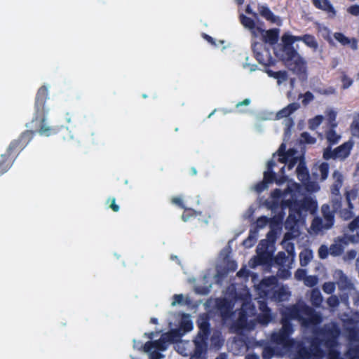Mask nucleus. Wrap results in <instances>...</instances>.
Segmentation results:
<instances>
[{
    "instance_id": "20e7f679",
    "label": "nucleus",
    "mask_w": 359,
    "mask_h": 359,
    "mask_svg": "<svg viewBox=\"0 0 359 359\" xmlns=\"http://www.w3.org/2000/svg\"><path fill=\"white\" fill-rule=\"evenodd\" d=\"M33 130L23 132L17 140H13L0 161V176L6 173L13 165L19 153L29 144L34 135Z\"/></svg>"
},
{
    "instance_id": "f257e3e1",
    "label": "nucleus",
    "mask_w": 359,
    "mask_h": 359,
    "mask_svg": "<svg viewBox=\"0 0 359 359\" xmlns=\"http://www.w3.org/2000/svg\"><path fill=\"white\" fill-rule=\"evenodd\" d=\"M280 331L290 336L293 332L291 320H297L303 327H309L320 324L322 317L319 313L303 301L286 307L282 312Z\"/></svg>"
},
{
    "instance_id": "c03bdc74",
    "label": "nucleus",
    "mask_w": 359,
    "mask_h": 359,
    "mask_svg": "<svg viewBox=\"0 0 359 359\" xmlns=\"http://www.w3.org/2000/svg\"><path fill=\"white\" fill-rule=\"evenodd\" d=\"M269 222L270 219L266 216H261L256 220V227L257 229H263L269 223Z\"/></svg>"
},
{
    "instance_id": "c756f323",
    "label": "nucleus",
    "mask_w": 359,
    "mask_h": 359,
    "mask_svg": "<svg viewBox=\"0 0 359 359\" xmlns=\"http://www.w3.org/2000/svg\"><path fill=\"white\" fill-rule=\"evenodd\" d=\"M153 341H154V348H156L157 351H165L168 348V344L169 343L167 341V339L164 336L163 334L161 336L160 339H158V340Z\"/></svg>"
},
{
    "instance_id": "f3484780",
    "label": "nucleus",
    "mask_w": 359,
    "mask_h": 359,
    "mask_svg": "<svg viewBox=\"0 0 359 359\" xmlns=\"http://www.w3.org/2000/svg\"><path fill=\"white\" fill-rule=\"evenodd\" d=\"M342 185L339 184V183H333L331 187V192L333 195L332 198V206L333 210H337L340 209L341 206V199L342 197L340 195V189Z\"/></svg>"
},
{
    "instance_id": "69168bd1",
    "label": "nucleus",
    "mask_w": 359,
    "mask_h": 359,
    "mask_svg": "<svg viewBox=\"0 0 359 359\" xmlns=\"http://www.w3.org/2000/svg\"><path fill=\"white\" fill-rule=\"evenodd\" d=\"M172 203L175 204V205H178L181 208L184 209L185 208L182 198H180V197H174V198H172Z\"/></svg>"
},
{
    "instance_id": "a878e982",
    "label": "nucleus",
    "mask_w": 359,
    "mask_h": 359,
    "mask_svg": "<svg viewBox=\"0 0 359 359\" xmlns=\"http://www.w3.org/2000/svg\"><path fill=\"white\" fill-rule=\"evenodd\" d=\"M344 356L346 359H359V344L350 345Z\"/></svg>"
},
{
    "instance_id": "0e129e2a",
    "label": "nucleus",
    "mask_w": 359,
    "mask_h": 359,
    "mask_svg": "<svg viewBox=\"0 0 359 359\" xmlns=\"http://www.w3.org/2000/svg\"><path fill=\"white\" fill-rule=\"evenodd\" d=\"M153 348H154L153 341H147L143 346L144 351L147 353L151 352Z\"/></svg>"
},
{
    "instance_id": "f704fd0d",
    "label": "nucleus",
    "mask_w": 359,
    "mask_h": 359,
    "mask_svg": "<svg viewBox=\"0 0 359 359\" xmlns=\"http://www.w3.org/2000/svg\"><path fill=\"white\" fill-rule=\"evenodd\" d=\"M263 180L269 184L276 182L280 184V181L276 179V174L273 170H266L264 172Z\"/></svg>"
},
{
    "instance_id": "3c124183",
    "label": "nucleus",
    "mask_w": 359,
    "mask_h": 359,
    "mask_svg": "<svg viewBox=\"0 0 359 359\" xmlns=\"http://www.w3.org/2000/svg\"><path fill=\"white\" fill-rule=\"evenodd\" d=\"M318 283V278L316 276H309L305 278V284L309 287L315 286Z\"/></svg>"
},
{
    "instance_id": "ea45409f",
    "label": "nucleus",
    "mask_w": 359,
    "mask_h": 359,
    "mask_svg": "<svg viewBox=\"0 0 359 359\" xmlns=\"http://www.w3.org/2000/svg\"><path fill=\"white\" fill-rule=\"evenodd\" d=\"M288 259V257L286 256L285 252H278L275 257V262L279 266H283Z\"/></svg>"
},
{
    "instance_id": "9b49d317",
    "label": "nucleus",
    "mask_w": 359,
    "mask_h": 359,
    "mask_svg": "<svg viewBox=\"0 0 359 359\" xmlns=\"http://www.w3.org/2000/svg\"><path fill=\"white\" fill-rule=\"evenodd\" d=\"M259 36L262 37V40L264 43L274 45L278 41L279 29L277 28L270 29L269 30L262 29V32L257 33L254 38Z\"/></svg>"
},
{
    "instance_id": "7ed1b4c3",
    "label": "nucleus",
    "mask_w": 359,
    "mask_h": 359,
    "mask_svg": "<svg viewBox=\"0 0 359 359\" xmlns=\"http://www.w3.org/2000/svg\"><path fill=\"white\" fill-rule=\"evenodd\" d=\"M283 47L280 60L287 69L301 76L306 73V62L293 47L292 35L285 34L282 36Z\"/></svg>"
},
{
    "instance_id": "680f3d73",
    "label": "nucleus",
    "mask_w": 359,
    "mask_h": 359,
    "mask_svg": "<svg viewBox=\"0 0 359 359\" xmlns=\"http://www.w3.org/2000/svg\"><path fill=\"white\" fill-rule=\"evenodd\" d=\"M285 250L287 252L288 255L294 257V246L292 243H288L286 244Z\"/></svg>"
},
{
    "instance_id": "5fc2aeb1",
    "label": "nucleus",
    "mask_w": 359,
    "mask_h": 359,
    "mask_svg": "<svg viewBox=\"0 0 359 359\" xmlns=\"http://www.w3.org/2000/svg\"><path fill=\"white\" fill-rule=\"evenodd\" d=\"M327 304L332 308L337 307L339 304V298L335 295L330 296L327 300Z\"/></svg>"
},
{
    "instance_id": "09e8293b",
    "label": "nucleus",
    "mask_w": 359,
    "mask_h": 359,
    "mask_svg": "<svg viewBox=\"0 0 359 359\" xmlns=\"http://www.w3.org/2000/svg\"><path fill=\"white\" fill-rule=\"evenodd\" d=\"M299 97H304L302 102L304 106H306L310 102L314 100V96L310 91L306 92L304 95L300 94Z\"/></svg>"
},
{
    "instance_id": "bb28decb",
    "label": "nucleus",
    "mask_w": 359,
    "mask_h": 359,
    "mask_svg": "<svg viewBox=\"0 0 359 359\" xmlns=\"http://www.w3.org/2000/svg\"><path fill=\"white\" fill-rule=\"evenodd\" d=\"M310 301L313 306L317 308L320 306L323 302V297L319 290H313L311 294Z\"/></svg>"
},
{
    "instance_id": "2f4dec72",
    "label": "nucleus",
    "mask_w": 359,
    "mask_h": 359,
    "mask_svg": "<svg viewBox=\"0 0 359 359\" xmlns=\"http://www.w3.org/2000/svg\"><path fill=\"white\" fill-rule=\"evenodd\" d=\"M326 137H327V142L330 144L329 146H331V147H332V145L336 144L340 139V136L339 135H337V133L335 132V130L333 129H330L327 133Z\"/></svg>"
},
{
    "instance_id": "c85d7f7f",
    "label": "nucleus",
    "mask_w": 359,
    "mask_h": 359,
    "mask_svg": "<svg viewBox=\"0 0 359 359\" xmlns=\"http://www.w3.org/2000/svg\"><path fill=\"white\" fill-rule=\"evenodd\" d=\"M289 337L287 334L280 330L278 332L273 333L271 338L277 344L283 345L288 341Z\"/></svg>"
},
{
    "instance_id": "052dcab7",
    "label": "nucleus",
    "mask_w": 359,
    "mask_h": 359,
    "mask_svg": "<svg viewBox=\"0 0 359 359\" xmlns=\"http://www.w3.org/2000/svg\"><path fill=\"white\" fill-rule=\"evenodd\" d=\"M298 158L297 157H292L290 159L288 158L287 162V169L292 170L297 163Z\"/></svg>"
},
{
    "instance_id": "bf43d9fd",
    "label": "nucleus",
    "mask_w": 359,
    "mask_h": 359,
    "mask_svg": "<svg viewBox=\"0 0 359 359\" xmlns=\"http://www.w3.org/2000/svg\"><path fill=\"white\" fill-rule=\"evenodd\" d=\"M333 177L334 179V183H339V184L342 185L343 184V176L337 170H335L333 173Z\"/></svg>"
},
{
    "instance_id": "9d476101",
    "label": "nucleus",
    "mask_w": 359,
    "mask_h": 359,
    "mask_svg": "<svg viewBox=\"0 0 359 359\" xmlns=\"http://www.w3.org/2000/svg\"><path fill=\"white\" fill-rule=\"evenodd\" d=\"M196 323L199 329L196 337L208 339L210 334V323L209 316L205 313L201 314L198 316Z\"/></svg>"
},
{
    "instance_id": "864d4df0",
    "label": "nucleus",
    "mask_w": 359,
    "mask_h": 359,
    "mask_svg": "<svg viewBox=\"0 0 359 359\" xmlns=\"http://www.w3.org/2000/svg\"><path fill=\"white\" fill-rule=\"evenodd\" d=\"M107 204H109V207L115 212L119 211V206L116 203L115 198H109L107 201Z\"/></svg>"
},
{
    "instance_id": "603ef678",
    "label": "nucleus",
    "mask_w": 359,
    "mask_h": 359,
    "mask_svg": "<svg viewBox=\"0 0 359 359\" xmlns=\"http://www.w3.org/2000/svg\"><path fill=\"white\" fill-rule=\"evenodd\" d=\"M349 231L351 232H354L355 231L357 232L359 229V217H355L353 220L348 224Z\"/></svg>"
},
{
    "instance_id": "a18cd8bd",
    "label": "nucleus",
    "mask_w": 359,
    "mask_h": 359,
    "mask_svg": "<svg viewBox=\"0 0 359 359\" xmlns=\"http://www.w3.org/2000/svg\"><path fill=\"white\" fill-rule=\"evenodd\" d=\"M275 354V351L272 347L267 346L263 349L262 358L263 359H271Z\"/></svg>"
},
{
    "instance_id": "49530a36",
    "label": "nucleus",
    "mask_w": 359,
    "mask_h": 359,
    "mask_svg": "<svg viewBox=\"0 0 359 359\" xmlns=\"http://www.w3.org/2000/svg\"><path fill=\"white\" fill-rule=\"evenodd\" d=\"M342 83V88L347 89L353 83V79L348 77L344 72L343 73L341 79Z\"/></svg>"
},
{
    "instance_id": "774afa93",
    "label": "nucleus",
    "mask_w": 359,
    "mask_h": 359,
    "mask_svg": "<svg viewBox=\"0 0 359 359\" xmlns=\"http://www.w3.org/2000/svg\"><path fill=\"white\" fill-rule=\"evenodd\" d=\"M163 355L157 351H154L150 353V359H161Z\"/></svg>"
},
{
    "instance_id": "4c0bfd02",
    "label": "nucleus",
    "mask_w": 359,
    "mask_h": 359,
    "mask_svg": "<svg viewBox=\"0 0 359 359\" xmlns=\"http://www.w3.org/2000/svg\"><path fill=\"white\" fill-rule=\"evenodd\" d=\"M318 31L322 33V36L324 39H325L330 43L332 42V38L330 36V30L327 27L318 25Z\"/></svg>"
},
{
    "instance_id": "a19ab883",
    "label": "nucleus",
    "mask_w": 359,
    "mask_h": 359,
    "mask_svg": "<svg viewBox=\"0 0 359 359\" xmlns=\"http://www.w3.org/2000/svg\"><path fill=\"white\" fill-rule=\"evenodd\" d=\"M330 165L327 163L323 162L319 166V172L320 173V177L322 180H325L327 179L329 174Z\"/></svg>"
},
{
    "instance_id": "6e6552de",
    "label": "nucleus",
    "mask_w": 359,
    "mask_h": 359,
    "mask_svg": "<svg viewBox=\"0 0 359 359\" xmlns=\"http://www.w3.org/2000/svg\"><path fill=\"white\" fill-rule=\"evenodd\" d=\"M283 205L289 209V215L286 219L285 226L292 230L298 223L299 217L302 215V209L299 201L287 200L284 201Z\"/></svg>"
},
{
    "instance_id": "13d9d810",
    "label": "nucleus",
    "mask_w": 359,
    "mask_h": 359,
    "mask_svg": "<svg viewBox=\"0 0 359 359\" xmlns=\"http://www.w3.org/2000/svg\"><path fill=\"white\" fill-rule=\"evenodd\" d=\"M348 13L354 16L359 15V5L355 4L349 6L347 9Z\"/></svg>"
},
{
    "instance_id": "aec40b11",
    "label": "nucleus",
    "mask_w": 359,
    "mask_h": 359,
    "mask_svg": "<svg viewBox=\"0 0 359 359\" xmlns=\"http://www.w3.org/2000/svg\"><path fill=\"white\" fill-rule=\"evenodd\" d=\"M258 11L262 17L265 18L267 21L272 23L276 22L277 18L270 8L265 5H259L258 6Z\"/></svg>"
},
{
    "instance_id": "dca6fc26",
    "label": "nucleus",
    "mask_w": 359,
    "mask_h": 359,
    "mask_svg": "<svg viewBox=\"0 0 359 359\" xmlns=\"http://www.w3.org/2000/svg\"><path fill=\"white\" fill-rule=\"evenodd\" d=\"M239 19L243 26L250 31L253 37L255 36L257 33L262 32V28L261 27L256 25L255 18L252 19L250 17L245 15L244 14H241L239 16Z\"/></svg>"
},
{
    "instance_id": "58836bf2",
    "label": "nucleus",
    "mask_w": 359,
    "mask_h": 359,
    "mask_svg": "<svg viewBox=\"0 0 359 359\" xmlns=\"http://www.w3.org/2000/svg\"><path fill=\"white\" fill-rule=\"evenodd\" d=\"M327 348V359H346L345 356L342 357L340 352L336 348Z\"/></svg>"
},
{
    "instance_id": "1a4fd4ad",
    "label": "nucleus",
    "mask_w": 359,
    "mask_h": 359,
    "mask_svg": "<svg viewBox=\"0 0 359 359\" xmlns=\"http://www.w3.org/2000/svg\"><path fill=\"white\" fill-rule=\"evenodd\" d=\"M340 331L338 328H324L321 331L323 339L320 340L321 342L323 341L325 348H336L338 346V337Z\"/></svg>"
},
{
    "instance_id": "b1692460",
    "label": "nucleus",
    "mask_w": 359,
    "mask_h": 359,
    "mask_svg": "<svg viewBox=\"0 0 359 359\" xmlns=\"http://www.w3.org/2000/svg\"><path fill=\"white\" fill-rule=\"evenodd\" d=\"M303 212H314L317 208V203L311 198H306L299 201Z\"/></svg>"
},
{
    "instance_id": "2eb2a0df",
    "label": "nucleus",
    "mask_w": 359,
    "mask_h": 359,
    "mask_svg": "<svg viewBox=\"0 0 359 359\" xmlns=\"http://www.w3.org/2000/svg\"><path fill=\"white\" fill-rule=\"evenodd\" d=\"M311 1L316 8L327 13L330 18L336 16L337 11L330 0H311Z\"/></svg>"
},
{
    "instance_id": "423d86ee",
    "label": "nucleus",
    "mask_w": 359,
    "mask_h": 359,
    "mask_svg": "<svg viewBox=\"0 0 359 359\" xmlns=\"http://www.w3.org/2000/svg\"><path fill=\"white\" fill-rule=\"evenodd\" d=\"M320 345L321 341L317 337L311 339L310 347H306L302 344H299L293 359H311L312 357L322 358L324 352Z\"/></svg>"
},
{
    "instance_id": "f8f14e48",
    "label": "nucleus",
    "mask_w": 359,
    "mask_h": 359,
    "mask_svg": "<svg viewBox=\"0 0 359 359\" xmlns=\"http://www.w3.org/2000/svg\"><path fill=\"white\" fill-rule=\"evenodd\" d=\"M345 196L348 208L342 209L341 207L340 209L334 211L339 212V216L344 220H348L353 217V205L351 203V199H354L355 198V195L352 191H346Z\"/></svg>"
},
{
    "instance_id": "6e6d98bb",
    "label": "nucleus",
    "mask_w": 359,
    "mask_h": 359,
    "mask_svg": "<svg viewBox=\"0 0 359 359\" xmlns=\"http://www.w3.org/2000/svg\"><path fill=\"white\" fill-rule=\"evenodd\" d=\"M330 252V249L326 245H321L318 250V255L321 259H325L327 257Z\"/></svg>"
},
{
    "instance_id": "7c9ffc66",
    "label": "nucleus",
    "mask_w": 359,
    "mask_h": 359,
    "mask_svg": "<svg viewBox=\"0 0 359 359\" xmlns=\"http://www.w3.org/2000/svg\"><path fill=\"white\" fill-rule=\"evenodd\" d=\"M303 42L309 48L316 50L318 47V41L314 36L309 34H304Z\"/></svg>"
},
{
    "instance_id": "ddd939ff",
    "label": "nucleus",
    "mask_w": 359,
    "mask_h": 359,
    "mask_svg": "<svg viewBox=\"0 0 359 359\" xmlns=\"http://www.w3.org/2000/svg\"><path fill=\"white\" fill-rule=\"evenodd\" d=\"M194 342L195 344V348L191 358L202 359L206 353L208 339L196 337Z\"/></svg>"
},
{
    "instance_id": "e2e57ef3",
    "label": "nucleus",
    "mask_w": 359,
    "mask_h": 359,
    "mask_svg": "<svg viewBox=\"0 0 359 359\" xmlns=\"http://www.w3.org/2000/svg\"><path fill=\"white\" fill-rule=\"evenodd\" d=\"M324 217L328 223V227L332 226L334 224V215L332 213L329 212L327 214H324Z\"/></svg>"
},
{
    "instance_id": "393cba45",
    "label": "nucleus",
    "mask_w": 359,
    "mask_h": 359,
    "mask_svg": "<svg viewBox=\"0 0 359 359\" xmlns=\"http://www.w3.org/2000/svg\"><path fill=\"white\" fill-rule=\"evenodd\" d=\"M169 343H174L181 339L183 333L179 329L171 330L170 332L163 334Z\"/></svg>"
},
{
    "instance_id": "79ce46f5",
    "label": "nucleus",
    "mask_w": 359,
    "mask_h": 359,
    "mask_svg": "<svg viewBox=\"0 0 359 359\" xmlns=\"http://www.w3.org/2000/svg\"><path fill=\"white\" fill-rule=\"evenodd\" d=\"M343 247L340 244L334 243L330 247V253L333 256H338L342 254Z\"/></svg>"
},
{
    "instance_id": "8fccbe9b",
    "label": "nucleus",
    "mask_w": 359,
    "mask_h": 359,
    "mask_svg": "<svg viewBox=\"0 0 359 359\" xmlns=\"http://www.w3.org/2000/svg\"><path fill=\"white\" fill-rule=\"evenodd\" d=\"M315 91L320 95H329L335 94V88L330 86L327 88H318L316 89Z\"/></svg>"
},
{
    "instance_id": "5701e85b",
    "label": "nucleus",
    "mask_w": 359,
    "mask_h": 359,
    "mask_svg": "<svg viewBox=\"0 0 359 359\" xmlns=\"http://www.w3.org/2000/svg\"><path fill=\"white\" fill-rule=\"evenodd\" d=\"M297 178L300 181H304L309 179V172L305 162L300 161L297 168Z\"/></svg>"
},
{
    "instance_id": "e433bc0d",
    "label": "nucleus",
    "mask_w": 359,
    "mask_h": 359,
    "mask_svg": "<svg viewBox=\"0 0 359 359\" xmlns=\"http://www.w3.org/2000/svg\"><path fill=\"white\" fill-rule=\"evenodd\" d=\"M257 318L260 323L266 325L272 320L271 313L269 311H264L258 315Z\"/></svg>"
},
{
    "instance_id": "4468645a",
    "label": "nucleus",
    "mask_w": 359,
    "mask_h": 359,
    "mask_svg": "<svg viewBox=\"0 0 359 359\" xmlns=\"http://www.w3.org/2000/svg\"><path fill=\"white\" fill-rule=\"evenodd\" d=\"M216 307L223 319L226 320L231 316L232 306L226 299H218L216 302Z\"/></svg>"
},
{
    "instance_id": "0eeeda50",
    "label": "nucleus",
    "mask_w": 359,
    "mask_h": 359,
    "mask_svg": "<svg viewBox=\"0 0 359 359\" xmlns=\"http://www.w3.org/2000/svg\"><path fill=\"white\" fill-rule=\"evenodd\" d=\"M353 144V141L348 140L336 147L334 150L332 149L331 146H328L324 149L323 157L327 161L332 158L344 161L350 155Z\"/></svg>"
},
{
    "instance_id": "72a5a7b5",
    "label": "nucleus",
    "mask_w": 359,
    "mask_h": 359,
    "mask_svg": "<svg viewBox=\"0 0 359 359\" xmlns=\"http://www.w3.org/2000/svg\"><path fill=\"white\" fill-rule=\"evenodd\" d=\"M193 329V323L190 319H182L180 328V331L183 334L186 332H190Z\"/></svg>"
},
{
    "instance_id": "473e14b6",
    "label": "nucleus",
    "mask_w": 359,
    "mask_h": 359,
    "mask_svg": "<svg viewBox=\"0 0 359 359\" xmlns=\"http://www.w3.org/2000/svg\"><path fill=\"white\" fill-rule=\"evenodd\" d=\"M312 259L311 251H304L299 254L300 265L302 266H306L309 264Z\"/></svg>"
},
{
    "instance_id": "37998d69",
    "label": "nucleus",
    "mask_w": 359,
    "mask_h": 359,
    "mask_svg": "<svg viewBox=\"0 0 359 359\" xmlns=\"http://www.w3.org/2000/svg\"><path fill=\"white\" fill-rule=\"evenodd\" d=\"M336 284L334 282H326L323 285V290L325 293L331 294H332L336 288Z\"/></svg>"
},
{
    "instance_id": "338daca9",
    "label": "nucleus",
    "mask_w": 359,
    "mask_h": 359,
    "mask_svg": "<svg viewBox=\"0 0 359 359\" xmlns=\"http://www.w3.org/2000/svg\"><path fill=\"white\" fill-rule=\"evenodd\" d=\"M306 271L304 269H299L297 270V271L295 272V277L297 278V279H302V278H304L306 277Z\"/></svg>"
},
{
    "instance_id": "a211bd4d",
    "label": "nucleus",
    "mask_w": 359,
    "mask_h": 359,
    "mask_svg": "<svg viewBox=\"0 0 359 359\" xmlns=\"http://www.w3.org/2000/svg\"><path fill=\"white\" fill-rule=\"evenodd\" d=\"M334 39L339 41L341 45L351 46V48L353 50H357L358 48V41L355 38H352L351 39L346 36L343 33L341 32H335L334 34Z\"/></svg>"
},
{
    "instance_id": "6ab92c4d",
    "label": "nucleus",
    "mask_w": 359,
    "mask_h": 359,
    "mask_svg": "<svg viewBox=\"0 0 359 359\" xmlns=\"http://www.w3.org/2000/svg\"><path fill=\"white\" fill-rule=\"evenodd\" d=\"M336 274L337 275V280L336 283L337 284L339 290H344L351 287L352 283L342 271H337Z\"/></svg>"
},
{
    "instance_id": "4be33fe9",
    "label": "nucleus",
    "mask_w": 359,
    "mask_h": 359,
    "mask_svg": "<svg viewBox=\"0 0 359 359\" xmlns=\"http://www.w3.org/2000/svg\"><path fill=\"white\" fill-rule=\"evenodd\" d=\"M299 104L297 102H293L289 104L287 107H284L281 110H280L277 116L278 118H285L290 116L293 114L296 110L299 108Z\"/></svg>"
},
{
    "instance_id": "39448f33",
    "label": "nucleus",
    "mask_w": 359,
    "mask_h": 359,
    "mask_svg": "<svg viewBox=\"0 0 359 359\" xmlns=\"http://www.w3.org/2000/svg\"><path fill=\"white\" fill-rule=\"evenodd\" d=\"M252 50L254 57L257 61L266 67L264 72L269 77L277 79L278 84L287 81L288 75L286 71L273 72V70L267 68L270 66L275 65L276 61L271 56L269 49L266 48L264 43L260 42L252 43Z\"/></svg>"
},
{
    "instance_id": "4d7b16f0",
    "label": "nucleus",
    "mask_w": 359,
    "mask_h": 359,
    "mask_svg": "<svg viewBox=\"0 0 359 359\" xmlns=\"http://www.w3.org/2000/svg\"><path fill=\"white\" fill-rule=\"evenodd\" d=\"M268 187V184L263 180L255 185V190L257 193H261Z\"/></svg>"
},
{
    "instance_id": "de8ad7c7",
    "label": "nucleus",
    "mask_w": 359,
    "mask_h": 359,
    "mask_svg": "<svg viewBox=\"0 0 359 359\" xmlns=\"http://www.w3.org/2000/svg\"><path fill=\"white\" fill-rule=\"evenodd\" d=\"M302 140L307 144H313L316 142V140L315 137H312L309 133L303 132L301 134Z\"/></svg>"
},
{
    "instance_id": "412c9836",
    "label": "nucleus",
    "mask_w": 359,
    "mask_h": 359,
    "mask_svg": "<svg viewBox=\"0 0 359 359\" xmlns=\"http://www.w3.org/2000/svg\"><path fill=\"white\" fill-rule=\"evenodd\" d=\"M285 149V144L282 143L277 151V154L279 156L278 161L282 163H286L288 158L294 154V151L293 149L286 151Z\"/></svg>"
},
{
    "instance_id": "cd10ccee",
    "label": "nucleus",
    "mask_w": 359,
    "mask_h": 359,
    "mask_svg": "<svg viewBox=\"0 0 359 359\" xmlns=\"http://www.w3.org/2000/svg\"><path fill=\"white\" fill-rule=\"evenodd\" d=\"M201 212H197L192 208H184V212L182 215V219L184 222H188L193 218L196 217L198 215H201Z\"/></svg>"
},
{
    "instance_id": "c9c22d12",
    "label": "nucleus",
    "mask_w": 359,
    "mask_h": 359,
    "mask_svg": "<svg viewBox=\"0 0 359 359\" xmlns=\"http://www.w3.org/2000/svg\"><path fill=\"white\" fill-rule=\"evenodd\" d=\"M351 135L359 138V114L355 117L350 126Z\"/></svg>"
},
{
    "instance_id": "f03ea898",
    "label": "nucleus",
    "mask_w": 359,
    "mask_h": 359,
    "mask_svg": "<svg viewBox=\"0 0 359 359\" xmlns=\"http://www.w3.org/2000/svg\"><path fill=\"white\" fill-rule=\"evenodd\" d=\"M48 98V90L46 86H42L38 90L35 97V114L32 121L36 130L44 136H50L57 134L59 128L49 126L46 123V116L49 111L48 107L46 104Z\"/></svg>"
}]
</instances>
